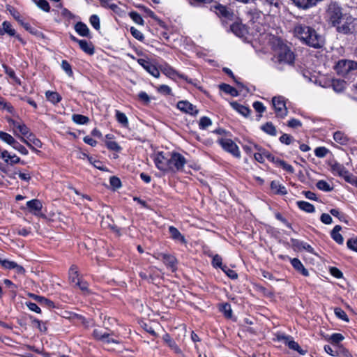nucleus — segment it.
Segmentation results:
<instances>
[{
    "instance_id": "nucleus-1",
    "label": "nucleus",
    "mask_w": 357,
    "mask_h": 357,
    "mask_svg": "<svg viewBox=\"0 0 357 357\" xmlns=\"http://www.w3.org/2000/svg\"><path fill=\"white\" fill-rule=\"evenodd\" d=\"M294 32L296 37L308 46L320 48L324 45L323 36L309 26L302 24H296Z\"/></svg>"
},
{
    "instance_id": "nucleus-2",
    "label": "nucleus",
    "mask_w": 357,
    "mask_h": 357,
    "mask_svg": "<svg viewBox=\"0 0 357 357\" xmlns=\"http://www.w3.org/2000/svg\"><path fill=\"white\" fill-rule=\"evenodd\" d=\"M273 50L274 55L273 61L280 68L281 65H292L295 57L290 48L284 44L281 40L275 39L273 42Z\"/></svg>"
},
{
    "instance_id": "nucleus-3",
    "label": "nucleus",
    "mask_w": 357,
    "mask_h": 357,
    "mask_svg": "<svg viewBox=\"0 0 357 357\" xmlns=\"http://www.w3.org/2000/svg\"><path fill=\"white\" fill-rule=\"evenodd\" d=\"M356 19L351 15H344V17L335 25L337 31L343 34L352 33L355 31Z\"/></svg>"
},
{
    "instance_id": "nucleus-4",
    "label": "nucleus",
    "mask_w": 357,
    "mask_h": 357,
    "mask_svg": "<svg viewBox=\"0 0 357 357\" xmlns=\"http://www.w3.org/2000/svg\"><path fill=\"white\" fill-rule=\"evenodd\" d=\"M172 152H158L155 155L154 162L156 167L164 172L169 173Z\"/></svg>"
},
{
    "instance_id": "nucleus-5",
    "label": "nucleus",
    "mask_w": 357,
    "mask_h": 357,
    "mask_svg": "<svg viewBox=\"0 0 357 357\" xmlns=\"http://www.w3.org/2000/svg\"><path fill=\"white\" fill-rule=\"evenodd\" d=\"M186 160L184 156L176 152H172L169 172L176 173L183 170Z\"/></svg>"
},
{
    "instance_id": "nucleus-6",
    "label": "nucleus",
    "mask_w": 357,
    "mask_h": 357,
    "mask_svg": "<svg viewBox=\"0 0 357 357\" xmlns=\"http://www.w3.org/2000/svg\"><path fill=\"white\" fill-rule=\"evenodd\" d=\"M272 104L277 116L284 118L287 115L285 98L282 96H275L272 99Z\"/></svg>"
},
{
    "instance_id": "nucleus-7",
    "label": "nucleus",
    "mask_w": 357,
    "mask_h": 357,
    "mask_svg": "<svg viewBox=\"0 0 357 357\" xmlns=\"http://www.w3.org/2000/svg\"><path fill=\"white\" fill-rule=\"evenodd\" d=\"M218 143L225 151L230 153L236 158H240L241 153L239 149L231 139L222 137L218 139Z\"/></svg>"
},
{
    "instance_id": "nucleus-8",
    "label": "nucleus",
    "mask_w": 357,
    "mask_h": 357,
    "mask_svg": "<svg viewBox=\"0 0 357 357\" xmlns=\"http://www.w3.org/2000/svg\"><path fill=\"white\" fill-rule=\"evenodd\" d=\"M328 17L333 26L344 17L341 9L335 3L330 4L327 10Z\"/></svg>"
},
{
    "instance_id": "nucleus-9",
    "label": "nucleus",
    "mask_w": 357,
    "mask_h": 357,
    "mask_svg": "<svg viewBox=\"0 0 357 357\" xmlns=\"http://www.w3.org/2000/svg\"><path fill=\"white\" fill-rule=\"evenodd\" d=\"M137 63L143 67L149 73L155 77H159L160 72L158 69L151 63L149 60L145 59H138Z\"/></svg>"
},
{
    "instance_id": "nucleus-10",
    "label": "nucleus",
    "mask_w": 357,
    "mask_h": 357,
    "mask_svg": "<svg viewBox=\"0 0 357 357\" xmlns=\"http://www.w3.org/2000/svg\"><path fill=\"white\" fill-rule=\"evenodd\" d=\"M354 63L349 60H340L335 66V70L338 74L347 75L354 68Z\"/></svg>"
},
{
    "instance_id": "nucleus-11",
    "label": "nucleus",
    "mask_w": 357,
    "mask_h": 357,
    "mask_svg": "<svg viewBox=\"0 0 357 357\" xmlns=\"http://www.w3.org/2000/svg\"><path fill=\"white\" fill-rule=\"evenodd\" d=\"M157 259L162 260L165 264L172 271L176 269L177 261L174 256L166 253H159Z\"/></svg>"
},
{
    "instance_id": "nucleus-12",
    "label": "nucleus",
    "mask_w": 357,
    "mask_h": 357,
    "mask_svg": "<svg viewBox=\"0 0 357 357\" xmlns=\"http://www.w3.org/2000/svg\"><path fill=\"white\" fill-rule=\"evenodd\" d=\"M177 107L186 114L191 115H197L198 114V109H197L196 107L186 100L179 101L177 103Z\"/></svg>"
},
{
    "instance_id": "nucleus-13",
    "label": "nucleus",
    "mask_w": 357,
    "mask_h": 357,
    "mask_svg": "<svg viewBox=\"0 0 357 357\" xmlns=\"http://www.w3.org/2000/svg\"><path fill=\"white\" fill-rule=\"evenodd\" d=\"M284 344L288 347L294 351H296L298 354L304 355L306 354V351L301 349L298 342H295L291 336L282 337Z\"/></svg>"
},
{
    "instance_id": "nucleus-14",
    "label": "nucleus",
    "mask_w": 357,
    "mask_h": 357,
    "mask_svg": "<svg viewBox=\"0 0 357 357\" xmlns=\"http://www.w3.org/2000/svg\"><path fill=\"white\" fill-rule=\"evenodd\" d=\"M0 158L5 162L10 165H15L20 162V158L15 154H10L8 151L3 150L0 153Z\"/></svg>"
},
{
    "instance_id": "nucleus-15",
    "label": "nucleus",
    "mask_w": 357,
    "mask_h": 357,
    "mask_svg": "<svg viewBox=\"0 0 357 357\" xmlns=\"http://www.w3.org/2000/svg\"><path fill=\"white\" fill-rule=\"evenodd\" d=\"M29 211L35 215L39 213L43 208L42 202L39 199H32L26 202Z\"/></svg>"
},
{
    "instance_id": "nucleus-16",
    "label": "nucleus",
    "mask_w": 357,
    "mask_h": 357,
    "mask_svg": "<svg viewBox=\"0 0 357 357\" xmlns=\"http://www.w3.org/2000/svg\"><path fill=\"white\" fill-rule=\"evenodd\" d=\"M271 189L274 194L284 195L287 194V190L284 185H282L278 181H273L271 183Z\"/></svg>"
},
{
    "instance_id": "nucleus-17",
    "label": "nucleus",
    "mask_w": 357,
    "mask_h": 357,
    "mask_svg": "<svg viewBox=\"0 0 357 357\" xmlns=\"http://www.w3.org/2000/svg\"><path fill=\"white\" fill-rule=\"evenodd\" d=\"M169 232L171 238L173 240H174L177 242L181 243H186L184 236H183L181 234V232L174 226H170L169 227Z\"/></svg>"
},
{
    "instance_id": "nucleus-18",
    "label": "nucleus",
    "mask_w": 357,
    "mask_h": 357,
    "mask_svg": "<svg viewBox=\"0 0 357 357\" xmlns=\"http://www.w3.org/2000/svg\"><path fill=\"white\" fill-rule=\"evenodd\" d=\"M78 44L82 50L85 53L89 55L94 54V47L92 43L88 42L85 40H81L80 41H78Z\"/></svg>"
},
{
    "instance_id": "nucleus-19",
    "label": "nucleus",
    "mask_w": 357,
    "mask_h": 357,
    "mask_svg": "<svg viewBox=\"0 0 357 357\" xmlns=\"http://www.w3.org/2000/svg\"><path fill=\"white\" fill-rule=\"evenodd\" d=\"M291 264L296 271L301 272L304 276H307L309 275L308 271L304 267L298 259L294 258L291 259Z\"/></svg>"
},
{
    "instance_id": "nucleus-20",
    "label": "nucleus",
    "mask_w": 357,
    "mask_h": 357,
    "mask_svg": "<svg viewBox=\"0 0 357 357\" xmlns=\"http://www.w3.org/2000/svg\"><path fill=\"white\" fill-rule=\"evenodd\" d=\"M75 29L81 36L88 37L89 36L90 31L84 23L77 22L75 26Z\"/></svg>"
},
{
    "instance_id": "nucleus-21",
    "label": "nucleus",
    "mask_w": 357,
    "mask_h": 357,
    "mask_svg": "<svg viewBox=\"0 0 357 357\" xmlns=\"http://www.w3.org/2000/svg\"><path fill=\"white\" fill-rule=\"evenodd\" d=\"M5 33L8 34L10 36H14L15 35V30L12 27L11 24L5 21L2 24V27L0 28V34L3 35Z\"/></svg>"
},
{
    "instance_id": "nucleus-22",
    "label": "nucleus",
    "mask_w": 357,
    "mask_h": 357,
    "mask_svg": "<svg viewBox=\"0 0 357 357\" xmlns=\"http://www.w3.org/2000/svg\"><path fill=\"white\" fill-rule=\"evenodd\" d=\"M231 31L238 37H243L247 33L246 27L238 23H235L231 26Z\"/></svg>"
},
{
    "instance_id": "nucleus-23",
    "label": "nucleus",
    "mask_w": 357,
    "mask_h": 357,
    "mask_svg": "<svg viewBox=\"0 0 357 357\" xmlns=\"http://www.w3.org/2000/svg\"><path fill=\"white\" fill-rule=\"evenodd\" d=\"M231 107L236 110L237 111L238 113H240L241 114H242L243 116H248L250 113V110L248 107L244 106V105H242L241 104H238V102H232L230 103Z\"/></svg>"
},
{
    "instance_id": "nucleus-24",
    "label": "nucleus",
    "mask_w": 357,
    "mask_h": 357,
    "mask_svg": "<svg viewBox=\"0 0 357 357\" xmlns=\"http://www.w3.org/2000/svg\"><path fill=\"white\" fill-rule=\"evenodd\" d=\"M342 227L340 225H336L333 229L331 231V237L338 244H342L344 242V238L340 234V231Z\"/></svg>"
},
{
    "instance_id": "nucleus-25",
    "label": "nucleus",
    "mask_w": 357,
    "mask_h": 357,
    "mask_svg": "<svg viewBox=\"0 0 357 357\" xmlns=\"http://www.w3.org/2000/svg\"><path fill=\"white\" fill-rule=\"evenodd\" d=\"M333 139L341 145L347 144L349 141L347 136L341 131L335 132L333 135Z\"/></svg>"
},
{
    "instance_id": "nucleus-26",
    "label": "nucleus",
    "mask_w": 357,
    "mask_h": 357,
    "mask_svg": "<svg viewBox=\"0 0 357 357\" xmlns=\"http://www.w3.org/2000/svg\"><path fill=\"white\" fill-rule=\"evenodd\" d=\"M273 162L289 173L292 174L294 172V167L291 165L287 163L284 160L274 158V160H273Z\"/></svg>"
},
{
    "instance_id": "nucleus-27",
    "label": "nucleus",
    "mask_w": 357,
    "mask_h": 357,
    "mask_svg": "<svg viewBox=\"0 0 357 357\" xmlns=\"http://www.w3.org/2000/svg\"><path fill=\"white\" fill-rule=\"evenodd\" d=\"M297 206L301 210L307 213H313L315 211V208L312 204L305 201L297 202Z\"/></svg>"
},
{
    "instance_id": "nucleus-28",
    "label": "nucleus",
    "mask_w": 357,
    "mask_h": 357,
    "mask_svg": "<svg viewBox=\"0 0 357 357\" xmlns=\"http://www.w3.org/2000/svg\"><path fill=\"white\" fill-rule=\"evenodd\" d=\"M0 139L11 146L17 141L11 135L3 131H0Z\"/></svg>"
},
{
    "instance_id": "nucleus-29",
    "label": "nucleus",
    "mask_w": 357,
    "mask_h": 357,
    "mask_svg": "<svg viewBox=\"0 0 357 357\" xmlns=\"http://www.w3.org/2000/svg\"><path fill=\"white\" fill-rule=\"evenodd\" d=\"M69 279L72 283L75 284L77 281L79 280L81 278L78 273L77 267L73 265L69 270Z\"/></svg>"
},
{
    "instance_id": "nucleus-30",
    "label": "nucleus",
    "mask_w": 357,
    "mask_h": 357,
    "mask_svg": "<svg viewBox=\"0 0 357 357\" xmlns=\"http://www.w3.org/2000/svg\"><path fill=\"white\" fill-rule=\"evenodd\" d=\"M255 159L260 163H263L264 162V158H267L269 160H274V157L268 152L261 151L259 153H256L254 154Z\"/></svg>"
},
{
    "instance_id": "nucleus-31",
    "label": "nucleus",
    "mask_w": 357,
    "mask_h": 357,
    "mask_svg": "<svg viewBox=\"0 0 357 357\" xmlns=\"http://www.w3.org/2000/svg\"><path fill=\"white\" fill-rule=\"evenodd\" d=\"M115 116L116 121L119 123H121L123 127L127 128L128 126V119L124 113L119 110H116Z\"/></svg>"
},
{
    "instance_id": "nucleus-32",
    "label": "nucleus",
    "mask_w": 357,
    "mask_h": 357,
    "mask_svg": "<svg viewBox=\"0 0 357 357\" xmlns=\"http://www.w3.org/2000/svg\"><path fill=\"white\" fill-rule=\"evenodd\" d=\"M220 89L225 93L229 94L234 97L238 96V91L235 88L229 84H222L221 85H220Z\"/></svg>"
},
{
    "instance_id": "nucleus-33",
    "label": "nucleus",
    "mask_w": 357,
    "mask_h": 357,
    "mask_svg": "<svg viewBox=\"0 0 357 357\" xmlns=\"http://www.w3.org/2000/svg\"><path fill=\"white\" fill-rule=\"evenodd\" d=\"M45 96L47 99L53 104L58 103L61 99L60 95L57 92L54 91H47L45 93Z\"/></svg>"
},
{
    "instance_id": "nucleus-34",
    "label": "nucleus",
    "mask_w": 357,
    "mask_h": 357,
    "mask_svg": "<svg viewBox=\"0 0 357 357\" xmlns=\"http://www.w3.org/2000/svg\"><path fill=\"white\" fill-rule=\"evenodd\" d=\"M261 130L271 136H275L277 135V130L273 124L271 122H268L261 126Z\"/></svg>"
},
{
    "instance_id": "nucleus-35",
    "label": "nucleus",
    "mask_w": 357,
    "mask_h": 357,
    "mask_svg": "<svg viewBox=\"0 0 357 357\" xmlns=\"http://www.w3.org/2000/svg\"><path fill=\"white\" fill-rule=\"evenodd\" d=\"M72 120L74 123L79 125H84L89 121V119L87 116L78 114H73Z\"/></svg>"
},
{
    "instance_id": "nucleus-36",
    "label": "nucleus",
    "mask_w": 357,
    "mask_h": 357,
    "mask_svg": "<svg viewBox=\"0 0 357 357\" xmlns=\"http://www.w3.org/2000/svg\"><path fill=\"white\" fill-rule=\"evenodd\" d=\"M0 109H5L10 114H14L15 109L10 103L6 101V100L0 96Z\"/></svg>"
},
{
    "instance_id": "nucleus-37",
    "label": "nucleus",
    "mask_w": 357,
    "mask_h": 357,
    "mask_svg": "<svg viewBox=\"0 0 357 357\" xmlns=\"http://www.w3.org/2000/svg\"><path fill=\"white\" fill-rule=\"evenodd\" d=\"M294 245L296 247L298 250H305L310 253H313L314 252L313 248L310 245L303 241H297L294 243Z\"/></svg>"
},
{
    "instance_id": "nucleus-38",
    "label": "nucleus",
    "mask_w": 357,
    "mask_h": 357,
    "mask_svg": "<svg viewBox=\"0 0 357 357\" xmlns=\"http://www.w3.org/2000/svg\"><path fill=\"white\" fill-rule=\"evenodd\" d=\"M34 3L45 12L50 11V6L46 0H33Z\"/></svg>"
},
{
    "instance_id": "nucleus-39",
    "label": "nucleus",
    "mask_w": 357,
    "mask_h": 357,
    "mask_svg": "<svg viewBox=\"0 0 357 357\" xmlns=\"http://www.w3.org/2000/svg\"><path fill=\"white\" fill-rule=\"evenodd\" d=\"M317 188L324 192H331L333 190V188L330 185V184L324 180H320L317 183Z\"/></svg>"
},
{
    "instance_id": "nucleus-40",
    "label": "nucleus",
    "mask_w": 357,
    "mask_h": 357,
    "mask_svg": "<svg viewBox=\"0 0 357 357\" xmlns=\"http://www.w3.org/2000/svg\"><path fill=\"white\" fill-rule=\"evenodd\" d=\"M332 86L334 91L340 92L344 90L345 87V82L340 79H334L332 82Z\"/></svg>"
},
{
    "instance_id": "nucleus-41",
    "label": "nucleus",
    "mask_w": 357,
    "mask_h": 357,
    "mask_svg": "<svg viewBox=\"0 0 357 357\" xmlns=\"http://www.w3.org/2000/svg\"><path fill=\"white\" fill-rule=\"evenodd\" d=\"M212 121L207 116H202L199 121V128L201 130H205L211 126Z\"/></svg>"
},
{
    "instance_id": "nucleus-42",
    "label": "nucleus",
    "mask_w": 357,
    "mask_h": 357,
    "mask_svg": "<svg viewBox=\"0 0 357 357\" xmlns=\"http://www.w3.org/2000/svg\"><path fill=\"white\" fill-rule=\"evenodd\" d=\"M336 356L339 357H353L349 351L344 347L337 346L335 349Z\"/></svg>"
},
{
    "instance_id": "nucleus-43",
    "label": "nucleus",
    "mask_w": 357,
    "mask_h": 357,
    "mask_svg": "<svg viewBox=\"0 0 357 357\" xmlns=\"http://www.w3.org/2000/svg\"><path fill=\"white\" fill-rule=\"evenodd\" d=\"M334 312L337 317L346 322H349V319L348 318V316L343 310H342L340 307H336L334 310Z\"/></svg>"
},
{
    "instance_id": "nucleus-44",
    "label": "nucleus",
    "mask_w": 357,
    "mask_h": 357,
    "mask_svg": "<svg viewBox=\"0 0 357 357\" xmlns=\"http://www.w3.org/2000/svg\"><path fill=\"white\" fill-rule=\"evenodd\" d=\"M93 337L98 340L102 341L105 340V338L108 337L107 333H103L100 329H95L93 332Z\"/></svg>"
},
{
    "instance_id": "nucleus-45",
    "label": "nucleus",
    "mask_w": 357,
    "mask_h": 357,
    "mask_svg": "<svg viewBox=\"0 0 357 357\" xmlns=\"http://www.w3.org/2000/svg\"><path fill=\"white\" fill-rule=\"evenodd\" d=\"M220 310L227 318H230L232 315L231 305L228 303L222 304Z\"/></svg>"
},
{
    "instance_id": "nucleus-46",
    "label": "nucleus",
    "mask_w": 357,
    "mask_h": 357,
    "mask_svg": "<svg viewBox=\"0 0 357 357\" xmlns=\"http://www.w3.org/2000/svg\"><path fill=\"white\" fill-rule=\"evenodd\" d=\"M12 147L22 155H26L29 153L28 150L23 145L20 144L17 141L15 142Z\"/></svg>"
},
{
    "instance_id": "nucleus-47",
    "label": "nucleus",
    "mask_w": 357,
    "mask_h": 357,
    "mask_svg": "<svg viewBox=\"0 0 357 357\" xmlns=\"http://www.w3.org/2000/svg\"><path fill=\"white\" fill-rule=\"evenodd\" d=\"M130 33L135 38L139 41H142L144 39V34L140 31H139L133 26L130 28Z\"/></svg>"
},
{
    "instance_id": "nucleus-48",
    "label": "nucleus",
    "mask_w": 357,
    "mask_h": 357,
    "mask_svg": "<svg viewBox=\"0 0 357 357\" xmlns=\"http://www.w3.org/2000/svg\"><path fill=\"white\" fill-rule=\"evenodd\" d=\"M130 17L135 23L140 25L144 24V20L142 19V16L137 12H131L130 13Z\"/></svg>"
},
{
    "instance_id": "nucleus-49",
    "label": "nucleus",
    "mask_w": 357,
    "mask_h": 357,
    "mask_svg": "<svg viewBox=\"0 0 357 357\" xmlns=\"http://www.w3.org/2000/svg\"><path fill=\"white\" fill-rule=\"evenodd\" d=\"M89 21H90L91 24L93 26V27L95 29H96V30L100 29V19L98 15H91L90 17Z\"/></svg>"
},
{
    "instance_id": "nucleus-50",
    "label": "nucleus",
    "mask_w": 357,
    "mask_h": 357,
    "mask_svg": "<svg viewBox=\"0 0 357 357\" xmlns=\"http://www.w3.org/2000/svg\"><path fill=\"white\" fill-rule=\"evenodd\" d=\"M162 72L165 75H167V77H170V78H173L178 73H176V71L175 70H174L172 67L170 66H166L162 70Z\"/></svg>"
},
{
    "instance_id": "nucleus-51",
    "label": "nucleus",
    "mask_w": 357,
    "mask_h": 357,
    "mask_svg": "<svg viewBox=\"0 0 357 357\" xmlns=\"http://www.w3.org/2000/svg\"><path fill=\"white\" fill-rule=\"evenodd\" d=\"M221 269L227 274V275L231 279H236L238 278V275L236 271L230 269L227 266H223L221 267Z\"/></svg>"
},
{
    "instance_id": "nucleus-52",
    "label": "nucleus",
    "mask_w": 357,
    "mask_h": 357,
    "mask_svg": "<svg viewBox=\"0 0 357 357\" xmlns=\"http://www.w3.org/2000/svg\"><path fill=\"white\" fill-rule=\"evenodd\" d=\"M61 68L68 76L70 77L73 75V70L71 68V66L67 61H66V60L62 61Z\"/></svg>"
},
{
    "instance_id": "nucleus-53",
    "label": "nucleus",
    "mask_w": 357,
    "mask_h": 357,
    "mask_svg": "<svg viewBox=\"0 0 357 357\" xmlns=\"http://www.w3.org/2000/svg\"><path fill=\"white\" fill-rule=\"evenodd\" d=\"M16 129L21 133V137L27 136L28 134H30L29 128L24 123L21 122L20 125H17Z\"/></svg>"
},
{
    "instance_id": "nucleus-54",
    "label": "nucleus",
    "mask_w": 357,
    "mask_h": 357,
    "mask_svg": "<svg viewBox=\"0 0 357 357\" xmlns=\"http://www.w3.org/2000/svg\"><path fill=\"white\" fill-rule=\"evenodd\" d=\"M106 146L108 149L117 152L120 151L121 149V146L115 141L106 142Z\"/></svg>"
},
{
    "instance_id": "nucleus-55",
    "label": "nucleus",
    "mask_w": 357,
    "mask_h": 357,
    "mask_svg": "<svg viewBox=\"0 0 357 357\" xmlns=\"http://www.w3.org/2000/svg\"><path fill=\"white\" fill-rule=\"evenodd\" d=\"M0 263L2 266L6 269H13L15 268V265L16 264L15 261H9L8 259H2L1 258H0Z\"/></svg>"
},
{
    "instance_id": "nucleus-56",
    "label": "nucleus",
    "mask_w": 357,
    "mask_h": 357,
    "mask_svg": "<svg viewBox=\"0 0 357 357\" xmlns=\"http://www.w3.org/2000/svg\"><path fill=\"white\" fill-rule=\"evenodd\" d=\"M328 151L325 147H317L314 150V154L318 158H324L326 155Z\"/></svg>"
},
{
    "instance_id": "nucleus-57",
    "label": "nucleus",
    "mask_w": 357,
    "mask_h": 357,
    "mask_svg": "<svg viewBox=\"0 0 357 357\" xmlns=\"http://www.w3.org/2000/svg\"><path fill=\"white\" fill-rule=\"evenodd\" d=\"M89 160L96 168L102 171H105L107 169V168L102 165V162L100 160H97L91 157L89 158Z\"/></svg>"
},
{
    "instance_id": "nucleus-58",
    "label": "nucleus",
    "mask_w": 357,
    "mask_h": 357,
    "mask_svg": "<svg viewBox=\"0 0 357 357\" xmlns=\"http://www.w3.org/2000/svg\"><path fill=\"white\" fill-rule=\"evenodd\" d=\"M347 245L350 250L357 252V237L349 239Z\"/></svg>"
},
{
    "instance_id": "nucleus-59",
    "label": "nucleus",
    "mask_w": 357,
    "mask_h": 357,
    "mask_svg": "<svg viewBox=\"0 0 357 357\" xmlns=\"http://www.w3.org/2000/svg\"><path fill=\"white\" fill-rule=\"evenodd\" d=\"M344 340V336L340 333H333L330 337L332 343L338 344Z\"/></svg>"
},
{
    "instance_id": "nucleus-60",
    "label": "nucleus",
    "mask_w": 357,
    "mask_h": 357,
    "mask_svg": "<svg viewBox=\"0 0 357 357\" xmlns=\"http://www.w3.org/2000/svg\"><path fill=\"white\" fill-rule=\"evenodd\" d=\"M157 91L164 95H169L172 92L171 88L165 84L160 85L158 87Z\"/></svg>"
},
{
    "instance_id": "nucleus-61",
    "label": "nucleus",
    "mask_w": 357,
    "mask_h": 357,
    "mask_svg": "<svg viewBox=\"0 0 357 357\" xmlns=\"http://www.w3.org/2000/svg\"><path fill=\"white\" fill-rule=\"evenodd\" d=\"M110 185L114 188H119L121 185V182L118 177L112 176L109 179Z\"/></svg>"
},
{
    "instance_id": "nucleus-62",
    "label": "nucleus",
    "mask_w": 357,
    "mask_h": 357,
    "mask_svg": "<svg viewBox=\"0 0 357 357\" xmlns=\"http://www.w3.org/2000/svg\"><path fill=\"white\" fill-rule=\"evenodd\" d=\"M75 285L84 292L88 291V284L86 282L82 280V278L79 280L77 281Z\"/></svg>"
},
{
    "instance_id": "nucleus-63",
    "label": "nucleus",
    "mask_w": 357,
    "mask_h": 357,
    "mask_svg": "<svg viewBox=\"0 0 357 357\" xmlns=\"http://www.w3.org/2000/svg\"><path fill=\"white\" fill-rule=\"evenodd\" d=\"M292 140H293V137L290 135H288V134H283L280 137V142L282 144H285L287 145L290 144L291 143Z\"/></svg>"
},
{
    "instance_id": "nucleus-64",
    "label": "nucleus",
    "mask_w": 357,
    "mask_h": 357,
    "mask_svg": "<svg viewBox=\"0 0 357 357\" xmlns=\"http://www.w3.org/2000/svg\"><path fill=\"white\" fill-rule=\"evenodd\" d=\"M212 264L213 266L221 268V267H222L221 257L218 255H215V256H213Z\"/></svg>"
}]
</instances>
